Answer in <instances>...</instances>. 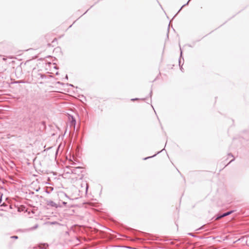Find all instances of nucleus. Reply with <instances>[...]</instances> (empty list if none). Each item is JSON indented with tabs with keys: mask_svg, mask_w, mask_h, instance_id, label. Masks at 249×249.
Masks as SVG:
<instances>
[{
	"mask_svg": "<svg viewBox=\"0 0 249 249\" xmlns=\"http://www.w3.org/2000/svg\"><path fill=\"white\" fill-rule=\"evenodd\" d=\"M2 196V194L0 192V203L1 202Z\"/></svg>",
	"mask_w": 249,
	"mask_h": 249,
	"instance_id": "39448f33",
	"label": "nucleus"
},
{
	"mask_svg": "<svg viewBox=\"0 0 249 249\" xmlns=\"http://www.w3.org/2000/svg\"><path fill=\"white\" fill-rule=\"evenodd\" d=\"M38 227V225L36 224L34 227L30 228L29 230H34L36 229Z\"/></svg>",
	"mask_w": 249,
	"mask_h": 249,
	"instance_id": "7ed1b4c3",
	"label": "nucleus"
},
{
	"mask_svg": "<svg viewBox=\"0 0 249 249\" xmlns=\"http://www.w3.org/2000/svg\"><path fill=\"white\" fill-rule=\"evenodd\" d=\"M62 204H63L64 205H66L67 204V202H62Z\"/></svg>",
	"mask_w": 249,
	"mask_h": 249,
	"instance_id": "0eeeda50",
	"label": "nucleus"
},
{
	"mask_svg": "<svg viewBox=\"0 0 249 249\" xmlns=\"http://www.w3.org/2000/svg\"><path fill=\"white\" fill-rule=\"evenodd\" d=\"M149 158V157L145 158L144 159V160H146L147 159H148V158Z\"/></svg>",
	"mask_w": 249,
	"mask_h": 249,
	"instance_id": "1a4fd4ad",
	"label": "nucleus"
},
{
	"mask_svg": "<svg viewBox=\"0 0 249 249\" xmlns=\"http://www.w3.org/2000/svg\"><path fill=\"white\" fill-rule=\"evenodd\" d=\"M74 122V123H75V120H72V122Z\"/></svg>",
	"mask_w": 249,
	"mask_h": 249,
	"instance_id": "6e6552de",
	"label": "nucleus"
},
{
	"mask_svg": "<svg viewBox=\"0 0 249 249\" xmlns=\"http://www.w3.org/2000/svg\"><path fill=\"white\" fill-rule=\"evenodd\" d=\"M232 211H230L227 213H224L223 214H222V216H223V217L229 215L230 214H231V213H232Z\"/></svg>",
	"mask_w": 249,
	"mask_h": 249,
	"instance_id": "f03ea898",
	"label": "nucleus"
},
{
	"mask_svg": "<svg viewBox=\"0 0 249 249\" xmlns=\"http://www.w3.org/2000/svg\"><path fill=\"white\" fill-rule=\"evenodd\" d=\"M222 217L223 216H222V215H219L215 218V220H218Z\"/></svg>",
	"mask_w": 249,
	"mask_h": 249,
	"instance_id": "20e7f679",
	"label": "nucleus"
},
{
	"mask_svg": "<svg viewBox=\"0 0 249 249\" xmlns=\"http://www.w3.org/2000/svg\"><path fill=\"white\" fill-rule=\"evenodd\" d=\"M11 238H14V239H18V237L17 236H11Z\"/></svg>",
	"mask_w": 249,
	"mask_h": 249,
	"instance_id": "423d86ee",
	"label": "nucleus"
},
{
	"mask_svg": "<svg viewBox=\"0 0 249 249\" xmlns=\"http://www.w3.org/2000/svg\"><path fill=\"white\" fill-rule=\"evenodd\" d=\"M47 204L51 207L57 208L58 207V205L56 204L55 202L52 200L48 201L47 202Z\"/></svg>",
	"mask_w": 249,
	"mask_h": 249,
	"instance_id": "f257e3e1",
	"label": "nucleus"
},
{
	"mask_svg": "<svg viewBox=\"0 0 249 249\" xmlns=\"http://www.w3.org/2000/svg\"><path fill=\"white\" fill-rule=\"evenodd\" d=\"M135 100H137V99H135ZM132 100H135V99H132Z\"/></svg>",
	"mask_w": 249,
	"mask_h": 249,
	"instance_id": "9d476101",
	"label": "nucleus"
}]
</instances>
